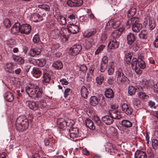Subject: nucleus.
Wrapping results in <instances>:
<instances>
[{"label":"nucleus","mask_w":158,"mask_h":158,"mask_svg":"<svg viewBox=\"0 0 158 158\" xmlns=\"http://www.w3.org/2000/svg\"><path fill=\"white\" fill-rule=\"evenodd\" d=\"M25 91L30 97L34 98L40 97L42 94L41 90L34 84H29L26 87Z\"/></svg>","instance_id":"obj_1"},{"label":"nucleus","mask_w":158,"mask_h":158,"mask_svg":"<svg viewBox=\"0 0 158 158\" xmlns=\"http://www.w3.org/2000/svg\"><path fill=\"white\" fill-rule=\"evenodd\" d=\"M29 125L28 120L25 116H20L17 119L15 127L17 130L23 131L28 128Z\"/></svg>","instance_id":"obj_2"},{"label":"nucleus","mask_w":158,"mask_h":158,"mask_svg":"<svg viewBox=\"0 0 158 158\" xmlns=\"http://www.w3.org/2000/svg\"><path fill=\"white\" fill-rule=\"evenodd\" d=\"M139 22V19L137 17L131 18L126 22V25L130 27L132 26V29L133 32L137 33L140 31L142 27V24Z\"/></svg>","instance_id":"obj_3"},{"label":"nucleus","mask_w":158,"mask_h":158,"mask_svg":"<svg viewBox=\"0 0 158 158\" xmlns=\"http://www.w3.org/2000/svg\"><path fill=\"white\" fill-rule=\"evenodd\" d=\"M146 64L144 60L137 61V58H133L132 60L131 67L138 74L142 73V69L145 68Z\"/></svg>","instance_id":"obj_4"},{"label":"nucleus","mask_w":158,"mask_h":158,"mask_svg":"<svg viewBox=\"0 0 158 158\" xmlns=\"http://www.w3.org/2000/svg\"><path fill=\"white\" fill-rule=\"evenodd\" d=\"M115 75L117 77V82L118 84L122 85L128 82V79L125 76L122 69H118L116 72Z\"/></svg>","instance_id":"obj_5"},{"label":"nucleus","mask_w":158,"mask_h":158,"mask_svg":"<svg viewBox=\"0 0 158 158\" xmlns=\"http://www.w3.org/2000/svg\"><path fill=\"white\" fill-rule=\"evenodd\" d=\"M82 49V47L80 44H76L73 45L70 48L69 53L72 56L77 55Z\"/></svg>","instance_id":"obj_6"},{"label":"nucleus","mask_w":158,"mask_h":158,"mask_svg":"<svg viewBox=\"0 0 158 158\" xmlns=\"http://www.w3.org/2000/svg\"><path fill=\"white\" fill-rule=\"evenodd\" d=\"M31 30V26L28 24H22L20 25V32L21 33L28 35L30 33Z\"/></svg>","instance_id":"obj_7"},{"label":"nucleus","mask_w":158,"mask_h":158,"mask_svg":"<svg viewBox=\"0 0 158 158\" xmlns=\"http://www.w3.org/2000/svg\"><path fill=\"white\" fill-rule=\"evenodd\" d=\"M5 71L9 73H14V69L15 68V65L12 62H8L6 63L4 66Z\"/></svg>","instance_id":"obj_8"},{"label":"nucleus","mask_w":158,"mask_h":158,"mask_svg":"<svg viewBox=\"0 0 158 158\" xmlns=\"http://www.w3.org/2000/svg\"><path fill=\"white\" fill-rule=\"evenodd\" d=\"M79 135L78 130L77 128L71 127L69 130L68 136L70 138L74 139L77 137Z\"/></svg>","instance_id":"obj_9"},{"label":"nucleus","mask_w":158,"mask_h":158,"mask_svg":"<svg viewBox=\"0 0 158 158\" xmlns=\"http://www.w3.org/2000/svg\"><path fill=\"white\" fill-rule=\"evenodd\" d=\"M67 5L69 6H78L83 4L82 0H69L67 2Z\"/></svg>","instance_id":"obj_10"},{"label":"nucleus","mask_w":158,"mask_h":158,"mask_svg":"<svg viewBox=\"0 0 158 158\" xmlns=\"http://www.w3.org/2000/svg\"><path fill=\"white\" fill-rule=\"evenodd\" d=\"M68 31L73 34H76L79 31V27L76 25L70 23L68 26Z\"/></svg>","instance_id":"obj_11"},{"label":"nucleus","mask_w":158,"mask_h":158,"mask_svg":"<svg viewBox=\"0 0 158 158\" xmlns=\"http://www.w3.org/2000/svg\"><path fill=\"white\" fill-rule=\"evenodd\" d=\"M41 50L39 48H33L30 49L28 54L32 57H34L40 54Z\"/></svg>","instance_id":"obj_12"},{"label":"nucleus","mask_w":158,"mask_h":158,"mask_svg":"<svg viewBox=\"0 0 158 158\" xmlns=\"http://www.w3.org/2000/svg\"><path fill=\"white\" fill-rule=\"evenodd\" d=\"M102 121L107 125L112 124L114 122V120L110 115L103 116L102 117Z\"/></svg>","instance_id":"obj_13"},{"label":"nucleus","mask_w":158,"mask_h":158,"mask_svg":"<svg viewBox=\"0 0 158 158\" xmlns=\"http://www.w3.org/2000/svg\"><path fill=\"white\" fill-rule=\"evenodd\" d=\"M119 42L116 39L114 38L109 42L108 47L110 49L117 48L119 46Z\"/></svg>","instance_id":"obj_14"},{"label":"nucleus","mask_w":158,"mask_h":158,"mask_svg":"<svg viewBox=\"0 0 158 158\" xmlns=\"http://www.w3.org/2000/svg\"><path fill=\"white\" fill-rule=\"evenodd\" d=\"M110 115L112 118L113 120L114 119H119L122 117L121 113L119 111L116 110H114L112 111V112L110 113Z\"/></svg>","instance_id":"obj_15"},{"label":"nucleus","mask_w":158,"mask_h":158,"mask_svg":"<svg viewBox=\"0 0 158 158\" xmlns=\"http://www.w3.org/2000/svg\"><path fill=\"white\" fill-rule=\"evenodd\" d=\"M57 123L59 127L63 130H64L66 127V121L63 118H59L57 121Z\"/></svg>","instance_id":"obj_16"},{"label":"nucleus","mask_w":158,"mask_h":158,"mask_svg":"<svg viewBox=\"0 0 158 158\" xmlns=\"http://www.w3.org/2000/svg\"><path fill=\"white\" fill-rule=\"evenodd\" d=\"M58 22L61 25H65L66 23V19L62 15H55Z\"/></svg>","instance_id":"obj_17"},{"label":"nucleus","mask_w":158,"mask_h":158,"mask_svg":"<svg viewBox=\"0 0 158 158\" xmlns=\"http://www.w3.org/2000/svg\"><path fill=\"white\" fill-rule=\"evenodd\" d=\"M20 32V25L19 23H16L14 24L11 29V32L15 34Z\"/></svg>","instance_id":"obj_18"},{"label":"nucleus","mask_w":158,"mask_h":158,"mask_svg":"<svg viewBox=\"0 0 158 158\" xmlns=\"http://www.w3.org/2000/svg\"><path fill=\"white\" fill-rule=\"evenodd\" d=\"M97 32L96 29L92 28L89 29L84 33V36L85 37H89L94 35Z\"/></svg>","instance_id":"obj_19"},{"label":"nucleus","mask_w":158,"mask_h":158,"mask_svg":"<svg viewBox=\"0 0 158 158\" xmlns=\"http://www.w3.org/2000/svg\"><path fill=\"white\" fill-rule=\"evenodd\" d=\"M123 27H120L117 30L114 31L112 34V36L114 38H118L121 35L122 32L124 30Z\"/></svg>","instance_id":"obj_20"},{"label":"nucleus","mask_w":158,"mask_h":158,"mask_svg":"<svg viewBox=\"0 0 158 158\" xmlns=\"http://www.w3.org/2000/svg\"><path fill=\"white\" fill-rule=\"evenodd\" d=\"M4 97L6 101L9 102H12L14 100V97L13 94L10 92L8 91L5 93Z\"/></svg>","instance_id":"obj_21"},{"label":"nucleus","mask_w":158,"mask_h":158,"mask_svg":"<svg viewBox=\"0 0 158 158\" xmlns=\"http://www.w3.org/2000/svg\"><path fill=\"white\" fill-rule=\"evenodd\" d=\"M135 158H147L146 153L142 151L137 150L135 154Z\"/></svg>","instance_id":"obj_22"},{"label":"nucleus","mask_w":158,"mask_h":158,"mask_svg":"<svg viewBox=\"0 0 158 158\" xmlns=\"http://www.w3.org/2000/svg\"><path fill=\"white\" fill-rule=\"evenodd\" d=\"M26 104L31 109L35 110H37L38 108V105L36 104L35 102L27 101Z\"/></svg>","instance_id":"obj_23"},{"label":"nucleus","mask_w":158,"mask_h":158,"mask_svg":"<svg viewBox=\"0 0 158 158\" xmlns=\"http://www.w3.org/2000/svg\"><path fill=\"white\" fill-rule=\"evenodd\" d=\"M33 62L34 64H37L39 66L42 67L45 65L46 63V61L44 59H40L33 60Z\"/></svg>","instance_id":"obj_24"},{"label":"nucleus","mask_w":158,"mask_h":158,"mask_svg":"<svg viewBox=\"0 0 158 158\" xmlns=\"http://www.w3.org/2000/svg\"><path fill=\"white\" fill-rule=\"evenodd\" d=\"M127 43L129 45H131L135 40V37L133 34L130 33L127 35Z\"/></svg>","instance_id":"obj_25"},{"label":"nucleus","mask_w":158,"mask_h":158,"mask_svg":"<svg viewBox=\"0 0 158 158\" xmlns=\"http://www.w3.org/2000/svg\"><path fill=\"white\" fill-rule=\"evenodd\" d=\"M86 126L91 130H94L95 127L93 121L90 119L87 118L85 120Z\"/></svg>","instance_id":"obj_26"},{"label":"nucleus","mask_w":158,"mask_h":158,"mask_svg":"<svg viewBox=\"0 0 158 158\" xmlns=\"http://www.w3.org/2000/svg\"><path fill=\"white\" fill-rule=\"evenodd\" d=\"M90 104L93 106H96L98 103L99 99L95 96H91L89 100Z\"/></svg>","instance_id":"obj_27"},{"label":"nucleus","mask_w":158,"mask_h":158,"mask_svg":"<svg viewBox=\"0 0 158 158\" xmlns=\"http://www.w3.org/2000/svg\"><path fill=\"white\" fill-rule=\"evenodd\" d=\"M81 96L84 98L86 99L88 97L89 92L87 89L84 86L81 87Z\"/></svg>","instance_id":"obj_28"},{"label":"nucleus","mask_w":158,"mask_h":158,"mask_svg":"<svg viewBox=\"0 0 158 158\" xmlns=\"http://www.w3.org/2000/svg\"><path fill=\"white\" fill-rule=\"evenodd\" d=\"M11 58L20 64H23L24 63V59L21 57L16 56L15 55L13 54Z\"/></svg>","instance_id":"obj_29"},{"label":"nucleus","mask_w":158,"mask_h":158,"mask_svg":"<svg viewBox=\"0 0 158 158\" xmlns=\"http://www.w3.org/2000/svg\"><path fill=\"white\" fill-rule=\"evenodd\" d=\"M59 34L60 30L57 28L52 30L50 33L51 37L53 39H56L59 35Z\"/></svg>","instance_id":"obj_30"},{"label":"nucleus","mask_w":158,"mask_h":158,"mask_svg":"<svg viewBox=\"0 0 158 158\" xmlns=\"http://www.w3.org/2000/svg\"><path fill=\"white\" fill-rule=\"evenodd\" d=\"M52 66L56 69H60L62 68L63 64L60 61L57 60L52 64Z\"/></svg>","instance_id":"obj_31"},{"label":"nucleus","mask_w":158,"mask_h":158,"mask_svg":"<svg viewBox=\"0 0 158 158\" xmlns=\"http://www.w3.org/2000/svg\"><path fill=\"white\" fill-rule=\"evenodd\" d=\"M121 123L123 127L126 128L130 127L132 126V123L127 120H123L121 121Z\"/></svg>","instance_id":"obj_32"},{"label":"nucleus","mask_w":158,"mask_h":158,"mask_svg":"<svg viewBox=\"0 0 158 158\" xmlns=\"http://www.w3.org/2000/svg\"><path fill=\"white\" fill-rule=\"evenodd\" d=\"M105 95L107 98H112L114 96L113 92L111 89H107L105 92Z\"/></svg>","instance_id":"obj_33"},{"label":"nucleus","mask_w":158,"mask_h":158,"mask_svg":"<svg viewBox=\"0 0 158 158\" xmlns=\"http://www.w3.org/2000/svg\"><path fill=\"white\" fill-rule=\"evenodd\" d=\"M149 29L152 30H153L156 27V23L153 18L149 19Z\"/></svg>","instance_id":"obj_34"},{"label":"nucleus","mask_w":158,"mask_h":158,"mask_svg":"<svg viewBox=\"0 0 158 158\" xmlns=\"http://www.w3.org/2000/svg\"><path fill=\"white\" fill-rule=\"evenodd\" d=\"M133 104L135 108L138 109L140 107V101L138 98H134L133 100Z\"/></svg>","instance_id":"obj_35"},{"label":"nucleus","mask_w":158,"mask_h":158,"mask_svg":"<svg viewBox=\"0 0 158 158\" xmlns=\"http://www.w3.org/2000/svg\"><path fill=\"white\" fill-rule=\"evenodd\" d=\"M132 54L131 53H127L125 55L126 61L127 64L130 65L131 63L132 64L131 58Z\"/></svg>","instance_id":"obj_36"},{"label":"nucleus","mask_w":158,"mask_h":158,"mask_svg":"<svg viewBox=\"0 0 158 158\" xmlns=\"http://www.w3.org/2000/svg\"><path fill=\"white\" fill-rule=\"evenodd\" d=\"M114 64L113 62H111L110 63V65L108 70V74L109 75H112L114 72Z\"/></svg>","instance_id":"obj_37"},{"label":"nucleus","mask_w":158,"mask_h":158,"mask_svg":"<svg viewBox=\"0 0 158 158\" xmlns=\"http://www.w3.org/2000/svg\"><path fill=\"white\" fill-rule=\"evenodd\" d=\"M43 77V79L42 81L43 83H48L49 82L51 79V77L48 74L44 73Z\"/></svg>","instance_id":"obj_38"},{"label":"nucleus","mask_w":158,"mask_h":158,"mask_svg":"<svg viewBox=\"0 0 158 158\" xmlns=\"http://www.w3.org/2000/svg\"><path fill=\"white\" fill-rule=\"evenodd\" d=\"M148 32L144 30L142 31L139 35L140 39H145L147 38Z\"/></svg>","instance_id":"obj_39"},{"label":"nucleus","mask_w":158,"mask_h":158,"mask_svg":"<svg viewBox=\"0 0 158 158\" xmlns=\"http://www.w3.org/2000/svg\"><path fill=\"white\" fill-rule=\"evenodd\" d=\"M136 11V9L135 7H131L128 11L127 17L130 18L133 16L135 14Z\"/></svg>","instance_id":"obj_40"},{"label":"nucleus","mask_w":158,"mask_h":158,"mask_svg":"<svg viewBox=\"0 0 158 158\" xmlns=\"http://www.w3.org/2000/svg\"><path fill=\"white\" fill-rule=\"evenodd\" d=\"M145 54L142 52H139L137 53V61L143 60H144Z\"/></svg>","instance_id":"obj_41"},{"label":"nucleus","mask_w":158,"mask_h":158,"mask_svg":"<svg viewBox=\"0 0 158 158\" xmlns=\"http://www.w3.org/2000/svg\"><path fill=\"white\" fill-rule=\"evenodd\" d=\"M136 89L133 86H129L128 88V93L131 95H132L136 92Z\"/></svg>","instance_id":"obj_42"},{"label":"nucleus","mask_w":158,"mask_h":158,"mask_svg":"<svg viewBox=\"0 0 158 158\" xmlns=\"http://www.w3.org/2000/svg\"><path fill=\"white\" fill-rule=\"evenodd\" d=\"M42 71L38 68L34 67L31 71L32 73L34 75H37L40 76L42 74Z\"/></svg>","instance_id":"obj_43"},{"label":"nucleus","mask_w":158,"mask_h":158,"mask_svg":"<svg viewBox=\"0 0 158 158\" xmlns=\"http://www.w3.org/2000/svg\"><path fill=\"white\" fill-rule=\"evenodd\" d=\"M104 79V77L102 75L99 76L96 78L97 82L99 85H101L102 84Z\"/></svg>","instance_id":"obj_44"},{"label":"nucleus","mask_w":158,"mask_h":158,"mask_svg":"<svg viewBox=\"0 0 158 158\" xmlns=\"http://www.w3.org/2000/svg\"><path fill=\"white\" fill-rule=\"evenodd\" d=\"M38 7L41 9L44 10L46 11H49L50 7L49 6L46 4H41L38 6Z\"/></svg>","instance_id":"obj_45"},{"label":"nucleus","mask_w":158,"mask_h":158,"mask_svg":"<svg viewBox=\"0 0 158 158\" xmlns=\"http://www.w3.org/2000/svg\"><path fill=\"white\" fill-rule=\"evenodd\" d=\"M3 23L7 28H9L11 25L9 19H5L3 20Z\"/></svg>","instance_id":"obj_46"},{"label":"nucleus","mask_w":158,"mask_h":158,"mask_svg":"<svg viewBox=\"0 0 158 158\" xmlns=\"http://www.w3.org/2000/svg\"><path fill=\"white\" fill-rule=\"evenodd\" d=\"M107 66V64L103 62H101L100 65V71L104 72L105 71Z\"/></svg>","instance_id":"obj_47"},{"label":"nucleus","mask_w":158,"mask_h":158,"mask_svg":"<svg viewBox=\"0 0 158 158\" xmlns=\"http://www.w3.org/2000/svg\"><path fill=\"white\" fill-rule=\"evenodd\" d=\"M139 97L143 99H147L148 96L145 93L143 92H140L138 93Z\"/></svg>","instance_id":"obj_48"},{"label":"nucleus","mask_w":158,"mask_h":158,"mask_svg":"<svg viewBox=\"0 0 158 158\" xmlns=\"http://www.w3.org/2000/svg\"><path fill=\"white\" fill-rule=\"evenodd\" d=\"M95 123L98 126L101 124V122L97 116H94L93 117Z\"/></svg>","instance_id":"obj_49"},{"label":"nucleus","mask_w":158,"mask_h":158,"mask_svg":"<svg viewBox=\"0 0 158 158\" xmlns=\"http://www.w3.org/2000/svg\"><path fill=\"white\" fill-rule=\"evenodd\" d=\"M76 19L75 15L73 14H69L68 17L67 21H74Z\"/></svg>","instance_id":"obj_50"},{"label":"nucleus","mask_w":158,"mask_h":158,"mask_svg":"<svg viewBox=\"0 0 158 158\" xmlns=\"http://www.w3.org/2000/svg\"><path fill=\"white\" fill-rule=\"evenodd\" d=\"M130 106L129 105L126 103L123 104L121 106L122 110L126 113V112H127Z\"/></svg>","instance_id":"obj_51"},{"label":"nucleus","mask_w":158,"mask_h":158,"mask_svg":"<svg viewBox=\"0 0 158 158\" xmlns=\"http://www.w3.org/2000/svg\"><path fill=\"white\" fill-rule=\"evenodd\" d=\"M108 151L110 153L115 152L117 150L114 148V146L110 143H109Z\"/></svg>","instance_id":"obj_52"},{"label":"nucleus","mask_w":158,"mask_h":158,"mask_svg":"<svg viewBox=\"0 0 158 158\" xmlns=\"http://www.w3.org/2000/svg\"><path fill=\"white\" fill-rule=\"evenodd\" d=\"M105 46L103 45H100L97 48L95 52V54H98L102 52L105 48Z\"/></svg>","instance_id":"obj_53"},{"label":"nucleus","mask_w":158,"mask_h":158,"mask_svg":"<svg viewBox=\"0 0 158 158\" xmlns=\"http://www.w3.org/2000/svg\"><path fill=\"white\" fill-rule=\"evenodd\" d=\"M152 144L153 149H156L158 144L157 140L155 139H153L152 141Z\"/></svg>","instance_id":"obj_54"},{"label":"nucleus","mask_w":158,"mask_h":158,"mask_svg":"<svg viewBox=\"0 0 158 158\" xmlns=\"http://www.w3.org/2000/svg\"><path fill=\"white\" fill-rule=\"evenodd\" d=\"M33 41L34 43H37L39 42L40 40V37L37 34H35L33 38Z\"/></svg>","instance_id":"obj_55"},{"label":"nucleus","mask_w":158,"mask_h":158,"mask_svg":"<svg viewBox=\"0 0 158 158\" xmlns=\"http://www.w3.org/2000/svg\"><path fill=\"white\" fill-rule=\"evenodd\" d=\"M60 47V45L58 44H53L51 47L52 50L55 51Z\"/></svg>","instance_id":"obj_56"},{"label":"nucleus","mask_w":158,"mask_h":158,"mask_svg":"<svg viewBox=\"0 0 158 158\" xmlns=\"http://www.w3.org/2000/svg\"><path fill=\"white\" fill-rule=\"evenodd\" d=\"M148 105L151 108L155 109H156L157 107V105H155V102L152 101H150L149 102Z\"/></svg>","instance_id":"obj_57"},{"label":"nucleus","mask_w":158,"mask_h":158,"mask_svg":"<svg viewBox=\"0 0 158 158\" xmlns=\"http://www.w3.org/2000/svg\"><path fill=\"white\" fill-rule=\"evenodd\" d=\"M147 153L150 157H152L154 156L153 152L151 148H149L147 149Z\"/></svg>","instance_id":"obj_58"},{"label":"nucleus","mask_w":158,"mask_h":158,"mask_svg":"<svg viewBox=\"0 0 158 158\" xmlns=\"http://www.w3.org/2000/svg\"><path fill=\"white\" fill-rule=\"evenodd\" d=\"M114 23V20H111L106 23V27L107 28H109L111 27H113V24Z\"/></svg>","instance_id":"obj_59"},{"label":"nucleus","mask_w":158,"mask_h":158,"mask_svg":"<svg viewBox=\"0 0 158 158\" xmlns=\"http://www.w3.org/2000/svg\"><path fill=\"white\" fill-rule=\"evenodd\" d=\"M115 80V78L113 76L109 77L108 80V82L109 84H113Z\"/></svg>","instance_id":"obj_60"},{"label":"nucleus","mask_w":158,"mask_h":158,"mask_svg":"<svg viewBox=\"0 0 158 158\" xmlns=\"http://www.w3.org/2000/svg\"><path fill=\"white\" fill-rule=\"evenodd\" d=\"M133 112V109L130 106L128 108L127 112H126V114L128 115H131L132 114Z\"/></svg>","instance_id":"obj_61"},{"label":"nucleus","mask_w":158,"mask_h":158,"mask_svg":"<svg viewBox=\"0 0 158 158\" xmlns=\"http://www.w3.org/2000/svg\"><path fill=\"white\" fill-rule=\"evenodd\" d=\"M79 70L83 71V72H85L87 70V68L85 65H82L79 67Z\"/></svg>","instance_id":"obj_62"},{"label":"nucleus","mask_w":158,"mask_h":158,"mask_svg":"<svg viewBox=\"0 0 158 158\" xmlns=\"http://www.w3.org/2000/svg\"><path fill=\"white\" fill-rule=\"evenodd\" d=\"M120 25V22L119 21H116L114 20V23L113 24V28H115L119 26Z\"/></svg>","instance_id":"obj_63"},{"label":"nucleus","mask_w":158,"mask_h":158,"mask_svg":"<svg viewBox=\"0 0 158 158\" xmlns=\"http://www.w3.org/2000/svg\"><path fill=\"white\" fill-rule=\"evenodd\" d=\"M60 81L62 85H67L68 84V82L66 79L63 78L60 79Z\"/></svg>","instance_id":"obj_64"}]
</instances>
